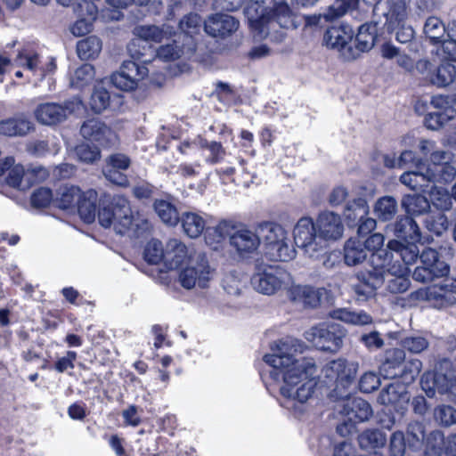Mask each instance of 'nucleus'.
Instances as JSON below:
<instances>
[{
	"instance_id": "f257e3e1",
	"label": "nucleus",
	"mask_w": 456,
	"mask_h": 456,
	"mask_svg": "<svg viewBox=\"0 0 456 456\" xmlns=\"http://www.w3.org/2000/svg\"><path fill=\"white\" fill-rule=\"evenodd\" d=\"M302 347L296 339L281 340L272 348V354L264 356L265 362L273 369L271 375L283 381L280 391L286 399L285 406L299 414L305 411L314 394L316 386L314 376L317 370L312 358L297 355Z\"/></svg>"
},
{
	"instance_id": "f03ea898",
	"label": "nucleus",
	"mask_w": 456,
	"mask_h": 456,
	"mask_svg": "<svg viewBox=\"0 0 456 456\" xmlns=\"http://www.w3.org/2000/svg\"><path fill=\"white\" fill-rule=\"evenodd\" d=\"M245 12L250 26L257 31L260 38L266 37L278 28H294L291 12L286 3L276 4L274 0H253Z\"/></svg>"
},
{
	"instance_id": "7ed1b4c3",
	"label": "nucleus",
	"mask_w": 456,
	"mask_h": 456,
	"mask_svg": "<svg viewBox=\"0 0 456 456\" xmlns=\"http://www.w3.org/2000/svg\"><path fill=\"white\" fill-rule=\"evenodd\" d=\"M450 266L447 264H438V269L421 265L414 269L412 277L420 282L430 281L435 278H444L433 285L420 289L418 295L420 298L427 300L435 308H444L456 303V279L448 276Z\"/></svg>"
},
{
	"instance_id": "20e7f679",
	"label": "nucleus",
	"mask_w": 456,
	"mask_h": 456,
	"mask_svg": "<svg viewBox=\"0 0 456 456\" xmlns=\"http://www.w3.org/2000/svg\"><path fill=\"white\" fill-rule=\"evenodd\" d=\"M98 221L105 228L113 226L119 234H125L130 230L137 232L140 228H148V222L134 211L128 200L121 195L114 196L110 206L100 208Z\"/></svg>"
},
{
	"instance_id": "39448f33",
	"label": "nucleus",
	"mask_w": 456,
	"mask_h": 456,
	"mask_svg": "<svg viewBox=\"0 0 456 456\" xmlns=\"http://www.w3.org/2000/svg\"><path fill=\"white\" fill-rule=\"evenodd\" d=\"M420 386L428 397H433L437 392L456 402V374L448 360L440 362L435 372H426L421 377Z\"/></svg>"
},
{
	"instance_id": "423d86ee",
	"label": "nucleus",
	"mask_w": 456,
	"mask_h": 456,
	"mask_svg": "<svg viewBox=\"0 0 456 456\" xmlns=\"http://www.w3.org/2000/svg\"><path fill=\"white\" fill-rule=\"evenodd\" d=\"M213 276L214 269L205 255L199 254L190 259L186 266L180 268L177 281L185 289H206Z\"/></svg>"
},
{
	"instance_id": "0eeeda50",
	"label": "nucleus",
	"mask_w": 456,
	"mask_h": 456,
	"mask_svg": "<svg viewBox=\"0 0 456 456\" xmlns=\"http://www.w3.org/2000/svg\"><path fill=\"white\" fill-rule=\"evenodd\" d=\"M295 244L309 257H318L325 249L326 243L321 240L315 223L310 217H302L293 229Z\"/></svg>"
},
{
	"instance_id": "6e6552de",
	"label": "nucleus",
	"mask_w": 456,
	"mask_h": 456,
	"mask_svg": "<svg viewBox=\"0 0 456 456\" xmlns=\"http://www.w3.org/2000/svg\"><path fill=\"white\" fill-rule=\"evenodd\" d=\"M83 110V102L75 97L66 101L63 104L54 102L40 104L35 110V117L39 123L52 126L64 121L69 116L79 113Z\"/></svg>"
},
{
	"instance_id": "1a4fd4ad",
	"label": "nucleus",
	"mask_w": 456,
	"mask_h": 456,
	"mask_svg": "<svg viewBox=\"0 0 456 456\" xmlns=\"http://www.w3.org/2000/svg\"><path fill=\"white\" fill-rule=\"evenodd\" d=\"M345 330L338 324L318 325L305 332V338L317 348L337 352L343 345Z\"/></svg>"
},
{
	"instance_id": "9d476101",
	"label": "nucleus",
	"mask_w": 456,
	"mask_h": 456,
	"mask_svg": "<svg viewBox=\"0 0 456 456\" xmlns=\"http://www.w3.org/2000/svg\"><path fill=\"white\" fill-rule=\"evenodd\" d=\"M292 283L291 274L280 265L268 266L253 277L256 290L265 295H273L281 289L289 290Z\"/></svg>"
},
{
	"instance_id": "9b49d317",
	"label": "nucleus",
	"mask_w": 456,
	"mask_h": 456,
	"mask_svg": "<svg viewBox=\"0 0 456 456\" xmlns=\"http://www.w3.org/2000/svg\"><path fill=\"white\" fill-rule=\"evenodd\" d=\"M354 30L348 25L334 26L327 29L323 41L325 45L339 53L346 61L357 58V51L352 46Z\"/></svg>"
},
{
	"instance_id": "f8f14e48",
	"label": "nucleus",
	"mask_w": 456,
	"mask_h": 456,
	"mask_svg": "<svg viewBox=\"0 0 456 456\" xmlns=\"http://www.w3.org/2000/svg\"><path fill=\"white\" fill-rule=\"evenodd\" d=\"M148 69L135 61H124L119 71L111 75L110 81L117 88L124 91L134 89L140 81L148 76Z\"/></svg>"
},
{
	"instance_id": "ddd939ff",
	"label": "nucleus",
	"mask_w": 456,
	"mask_h": 456,
	"mask_svg": "<svg viewBox=\"0 0 456 456\" xmlns=\"http://www.w3.org/2000/svg\"><path fill=\"white\" fill-rule=\"evenodd\" d=\"M336 409L338 412L351 423L369 421L373 416L371 405L360 397H347L340 400Z\"/></svg>"
},
{
	"instance_id": "4468645a",
	"label": "nucleus",
	"mask_w": 456,
	"mask_h": 456,
	"mask_svg": "<svg viewBox=\"0 0 456 456\" xmlns=\"http://www.w3.org/2000/svg\"><path fill=\"white\" fill-rule=\"evenodd\" d=\"M81 135L104 147L114 146L118 138L116 133L98 118L86 120L80 127Z\"/></svg>"
},
{
	"instance_id": "2eb2a0df",
	"label": "nucleus",
	"mask_w": 456,
	"mask_h": 456,
	"mask_svg": "<svg viewBox=\"0 0 456 456\" xmlns=\"http://www.w3.org/2000/svg\"><path fill=\"white\" fill-rule=\"evenodd\" d=\"M328 296L324 288H316L309 285H290L288 290L289 298L305 308H317Z\"/></svg>"
},
{
	"instance_id": "dca6fc26",
	"label": "nucleus",
	"mask_w": 456,
	"mask_h": 456,
	"mask_svg": "<svg viewBox=\"0 0 456 456\" xmlns=\"http://www.w3.org/2000/svg\"><path fill=\"white\" fill-rule=\"evenodd\" d=\"M357 370V362L339 358L329 362L324 366L322 372L330 381H334L342 387H347L355 379Z\"/></svg>"
},
{
	"instance_id": "f3484780",
	"label": "nucleus",
	"mask_w": 456,
	"mask_h": 456,
	"mask_svg": "<svg viewBox=\"0 0 456 456\" xmlns=\"http://www.w3.org/2000/svg\"><path fill=\"white\" fill-rule=\"evenodd\" d=\"M401 233L409 238V241L405 239L407 245H403L401 241V258L406 265L415 262L419 256V250L415 244L421 239L420 231L417 223L411 217L401 219Z\"/></svg>"
},
{
	"instance_id": "a211bd4d",
	"label": "nucleus",
	"mask_w": 456,
	"mask_h": 456,
	"mask_svg": "<svg viewBox=\"0 0 456 456\" xmlns=\"http://www.w3.org/2000/svg\"><path fill=\"white\" fill-rule=\"evenodd\" d=\"M317 232L321 240H336L343 236L344 225L339 215L324 211L321 213L315 222Z\"/></svg>"
},
{
	"instance_id": "6ab92c4d",
	"label": "nucleus",
	"mask_w": 456,
	"mask_h": 456,
	"mask_svg": "<svg viewBox=\"0 0 456 456\" xmlns=\"http://www.w3.org/2000/svg\"><path fill=\"white\" fill-rule=\"evenodd\" d=\"M367 253L371 252L370 263L374 270L383 269L390 265L393 253L387 249H381L384 244V236L381 233H373L362 240Z\"/></svg>"
},
{
	"instance_id": "aec40b11",
	"label": "nucleus",
	"mask_w": 456,
	"mask_h": 456,
	"mask_svg": "<svg viewBox=\"0 0 456 456\" xmlns=\"http://www.w3.org/2000/svg\"><path fill=\"white\" fill-rule=\"evenodd\" d=\"M239 28V21L226 13L210 15L204 22L206 33L214 37H225L234 33Z\"/></svg>"
},
{
	"instance_id": "412c9836",
	"label": "nucleus",
	"mask_w": 456,
	"mask_h": 456,
	"mask_svg": "<svg viewBox=\"0 0 456 456\" xmlns=\"http://www.w3.org/2000/svg\"><path fill=\"white\" fill-rule=\"evenodd\" d=\"M442 445H444L445 456H456V434L444 439L440 431L431 432L427 438L425 456H440Z\"/></svg>"
},
{
	"instance_id": "4be33fe9",
	"label": "nucleus",
	"mask_w": 456,
	"mask_h": 456,
	"mask_svg": "<svg viewBox=\"0 0 456 456\" xmlns=\"http://www.w3.org/2000/svg\"><path fill=\"white\" fill-rule=\"evenodd\" d=\"M357 281L352 285V290L354 293L357 301H367L376 295V290L381 282L378 274L369 273L368 277L364 273H359L356 276Z\"/></svg>"
},
{
	"instance_id": "5701e85b",
	"label": "nucleus",
	"mask_w": 456,
	"mask_h": 456,
	"mask_svg": "<svg viewBox=\"0 0 456 456\" xmlns=\"http://www.w3.org/2000/svg\"><path fill=\"white\" fill-rule=\"evenodd\" d=\"M387 444V435L379 429H366L358 436V444L362 451L373 456H382L379 450Z\"/></svg>"
},
{
	"instance_id": "b1692460",
	"label": "nucleus",
	"mask_w": 456,
	"mask_h": 456,
	"mask_svg": "<svg viewBox=\"0 0 456 456\" xmlns=\"http://www.w3.org/2000/svg\"><path fill=\"white\" fill-rule=\"evenodd\" d=\"M343 256L345 264L348 266L362 265L368 257L362 240L358 237L346 240L344 244Z\"/></svg>"
},
{
	"instance_id": "393cba45",
	"label": "nucleus",
	"mask_w": 456,
	"mask_h": 456,
	"mask_svg": "<svg viewBox=\"0 0 456 456\" xmlns=\"http://www.w3.org/2000/svg\"><path fill=\"white\" fill-rule=\"evenodd\" d=\"M33 129V123L24 115L0 121V134L5 136H24Z\"/></svg>"
},
{
	"instance_id": "a878e982",
	"label": "nucleus",
	"mask_w": 456,
	"mask_h": 456,
	"mask_svg": "<svg viewBox=\"0 0 456 456\" xmlns=\"http://www.w3.org/2000/svg\"><path fill=\"white\" fill-rule=\"evenodd\" d=\"M189 258L186 246L176 239L169 240L165 248V263L169 268H182Z\"/></svg>"
},
{
	"instance_id": "bb28decb",
	"label": "nucleus",
	"mask_w": 456,
	"mask_h": 456,
	"mask_svg": "<svg viewBox=\"0 0 456 456\" xmlns=\"http://www.w3.org/2000/svg\"><path fill=\"white\" fill-rule=\"evenodd\" d=\"M231 245L240 253H250L259 246L257 232H254L246 228H240L231 235Z\"/></svg>"
},
{
	"instance_id": "cd10ccee",
	"label": "nucleus",
	"mask_w": 456,
	"mask_h": 456,
	"mask_svg": "<svg viewBox=\"0 0 456 456\" xmlns=\"http://www.w3.org/2000/svg\"><path fill=\"white\" fill-rule=\"evenodd\" d=\"M256 232L259 237V242L263 240L268 247V251L277 243L281 242V240H285L288 235L287 232L281 224L272 222L259 224Z\"/></svg>"
},
{
	"instance_id": "c85d7f7f",
	"label": "nucleus",
	"mask_w": 456,
	"mask_h": 456,
	"mask_svg": "<svg viewBox=\"0 0 456 456\" xmlns=\"http://www.w3.org/2000/svg\"><path fill=\"white\" fill-rule=\"evenodd\" d=\"M419 150L424 155L429 156L428 166L452 164L453 154L449 151L439 149L434 141L421 140Z\"/></svg>"
},
{
	"instance_id": "c756f323",
	"label": "nucleus",
	"mask_w": 456,
	"mask_h": 456,
	"mask_svg": "<svg viewBox=\"0 0 456 456\" xmlns=\"http://www.w3.org/2000/svg\"><path fill=\"white\" fill-rule=\"evenodd\" d=\"M377 35L378 28L376 24L365 23L359 28L354 47L357 51V58L361 53L368 52L373 48Z\"/></svg>"
},
{
	"instance_id": "7c9ffc66",
	"label": "nucleus",
	"mask_w": 456,
	"mask_h": 456,
	"mask_svg": "<svg viewBox=\"0 0 456 456\" xmlns=\"http://www.w3.org/2000/svg\"><path fill=\"white\" fill-rule=\"evenodd\" d=\"M173 33L174 31L172 27L168 25H163L162 27L143 25L134 28V34L139 38L155 43H161L164 40H168Z\"/></svg>"
},
{
	"instance_id": "2f4dec72",
	"label": "nucleus",
	"mask_w": 456,
	"mask_h": 456,
	"mask_svg": "<svg viewBox=\"0 0 456 456\" xmlns=\"http://www.w3.org/2000/svg\"><path fill=\"white\" fill-rule=\"evenodd\" d=\"M428 183L445 184L452 182L456 176V168L452 164L426 166L422 165Z\"/></svg>"
},
{
	"instance_id": "473e14b6",
	"label": "nucleus",
	"mask_w": 456,
	"mask_h": 456,
	"mask_svg": "<svg viewBox=\"0 0 456 456\" xmlns=\"http://www.w3.org/2000/svg\"><path fill=\"white\" fill-rule=\"evenodd\" d=\"M97 192L94 190H88L82 192L81 198L77 203V211L85 223L91 224L95 219Z\"/></svg>"
},
{
	"instance_id": "72a5a7b5",
	"label": "nucleus",
	"mask_w": 456,
	"mask_h": 456,
	"mask_svg": "<svg viewBox=\"0 0 456 456\" xmlns=\"http://www.w3.org/2000/svg\"><path fill=\"white\" fill-rule=\"evenodd\" d=\"M81 196L82 192L78 187L63 185L59 188L54 203L60 208L69 209L77 205Z\"/></svg>"
},
{
	"instance_id": "f704fd0d",
	"label": "nucleus",
	"mask_w": 456,
	"mask_h": 456,
	"mask_svg": "<svg viewBox=\"0 0 456 456\" xmlns=\"http://www.w3.org/2000/svg\"><path fill=\"white\" fill-rule=\"evenodd\" d=\"M5 171H7L5 182L9 186L20 191L28 189V175L22 165L13 163L12 166L6 167Z\"/></svg>"
},
{
	"instance_id": "c9c22d12",
	"label": "nucleus",
	"mask_w": 456,
	"mask_h": 456,
	"mask_svg": "<svg viewBox=\"0 0 456 456\" xmlns=\"http://www.w3.org/2000/svg\"><path fill=\"white\" fill-rule=\"evenodd\" d=\"M180 220L184 233L191 238H198L202 233L206 226L204 218L199 214L193 212L183 213Z\"/></svg>"
},
{
	"instance_id": "e433bc0d",
	"label": "nucleus",
	"mask_w": 456,
	"mask_h": 456,
	"mask_svg": "<svg viewBox=\"0 0 456 456\" xmlns=\"http://www.w3.org/2000/svg\"><path fill=\"white\" fill-rule=\"evenodd\" d=\"M423 32L433 44L441 43L444 41L446 27L438 17L430 16L425 21Z\"/></svg>"
},
{
	"instance_id": "4c0bfd02",
	"label": "nucleus",
	"mask_w": 456,
	"mask_h": 456,
	"mask_svg": "<svg viewBox=\"0 0 456 456\" xmlns=\"http://www.w3.org/2000/svg\"><path fill=\"white\" fill-rule=\"evenodd\" d=\"M331 317L354 325H367L372 322L371 316L367 313L363 311H350L346 308L334 310Z\"/></svg>"
},
{
	"instance_id": "58836bf2",
	"label": "nucleus",
	"mask_w": 456,
	"mask_h": 456,
	"mask_svg": "<svg viewBox=\"0 0 456 456\" xmlns=\"http://www.w3.org/2000/svg\"><path fill=\"white\" fill-rule=\"evenodd\" d=\"M456 79V67L452 63L444 62L441 64L430 76V82L438 86L445 87Z\"/></svg>"
},
{
	"instance_id": "ea45409f",
	"label": "nucleus",
	"mask_w": 456,
	"mask_h": 456,
	"mask_svg": "<svg viewBox=\"0 0 456 456\" xmlns=\"http://www.w3.org/2000/svg\"><path fill=\"white\" fill-rule=\"evenodd\" d=\"M154 209L161 221L167 225H176L180 220L176 208L167 200H157Z\"/></svg>"
},
{
	"instance_id": "a19ab883",
	"label": "nucleus",
	"mask_w": 456,
	"mask_h": 456,
	"mask_svg": "<svg viewBox=\"0 0 456 456\" xmlns=\"http://www.w3.org/2000/svg\"><path fill=\"white\" fill-rule=\"evenodd\" d=\"M101 50L102 42L94 36L80 40L77 45V54L82 60H88L98 56Z\"/></svg>"
},
{
	"instance_id": "79ce46f5",
	"label": "nucleus",
	"mask_w": 456,
	"mask_h": 456,
	"mask_svg": "<svg viewBox=\"0 0 456 456\" xmlns=\"http://www.w3.org/2000/svg\"><path fill=\"white\" fill-rule=\"evenodd\" d=\"M422 165L423 164L417 165L416 170L414 171L403 172L401 175V183L415 191L422 190L426 187L428 185V180L425 170L421 168Z\"/></svg>"
},
{
	"instance_id": "37998d69",
	"label": "nucleus",
	"mask_w": 456,
	"mask_h": 456,
	"mask_svg": "<svg viewBox=\"0 0 456 456\" xmlns=\"http://www.w3.org/2000/svg\"><path fill=\"white\" fill-rule=\"evenodd\" d=\"M110 95L102 85L94 86L90 98V108L94 113H102L110 106Z\"/></svg>"
},
{
	"instance_id": "c03bdc74",
	"label": "nucleus",
	"mask_w": 456,
	"mask_h": 456,
	"mask_svg": "<svg viewBox=\"0 0 456 456\" xmlns=\"http://www.w3.org/2000/svg\"><path fill=\"white\" fill-rule=\"evenodd\" d=\"M94 77V69L91 64H83L75 69L70 77L71 87L81 89L88 86Z\"/></svg>"
},
{
	"instance_id": "a18cd8bd",
	"label": "nucleus",
	"mask_w": 456,
	"mask_h": 456,
	"mask_svg": "<svg viewBox=\"0 0 456 456\" xmlns=\"http://www.w3.org/2000/svg\"><path fill=\"white\" fill-rule=\"evenodd\" d=\"M369 214V207L363 199H356L348 202L344 210V216L349 222L362 220Z\"/></svg>"
},
{
	"instance_id": "49530a36",
	"label": "nucleus",
	"mask_w": 456,
	"mask_h": 456,
	"mask_svg": "<svg viewBox=\"0 0 456 456\" xmlns=\"http://www.w3.org/2000/svg\"><path fill=\"white\" fill-rule=\"evenodd\" d=\"M403 207L410 215H419L429 208V201L424 196L414 193L403 198Z\"/></svg>"
},
{
	"instance_id": "de8ad7c7",
	"label": "nucleus",
	"mask_w": 456,
	"mask_h": 456,
	"mask_svg": "<svg viewBox=\"0 0 456 456\" xmlns=\"http://www.w3.org/2000/svg\"><path fill=\"white\" fill-rule=\"evenodd\" d=\"M235 225L232 221H227L223 220L218 223V224L213 228V233L215 238L211 240V231L209 230L208 232V234L206 235V241L209 245H214V243H218L222 240L225 239L226 237H230L234 233Z\"/></svg>"
},
{
	"instance_id": "09e8293b",
	"label": "nucleus",
	"mask_w": 456,
	"mask_h": 456,
	"mask_svg": "<svg viewBox=\"0 0 456 456\" xmlns=\"http://www.w3.org/2000/svg\"><path fill=\"white\" fill-rule=\"evenodd\" d=\"M424 224L426 228L436 235H441L449 227L446 216L440 212L427 215L424 218Z\"/></svg>"
},
{
	"instance_id": "8fccbe9b",
	"label": "nucleus",
	"mask_w": 456,
	"mask_h": 456,
	"mask_svg": "<svg viewBox=\"0 0 456 456\" xmlns=\"http://www.w3.org/2000/svg\"><path fill=\"white\" fill-rule=\"evenodd\" d=\"M396 207V200L395 198L385 196L376 202L374 212L379 218L389 220L395 214Z\"/></svg>"
},
{
	"instance_id": "3c124183",
	"label": "nucleus",
	"mask_w": 456,
	"mask_h": 456,
	"mask_svg": "<svg viewBox=\"0 0 456 456\" xmlns=\"http://www.w3.org/2000/svg\"><path fill=\"white\" fill-rule=\"evenodd\" d=\"M398 362V350L391 348L386 350L385 361L382 362L380 371L387 379L395 378L397 375Z\"/></svg>"
},
{
	"instance_id": "603ef678",
	"label": "nucleus",
	"mask_w": 456,
	"mask_h": 456,
	"mask_svg": "<svg viewBox=\"0 0 456 456\" xmlns=\"http://www.w3.org/2000/svg\"><path fill=\"white\" fill-rule=\"evenodd\" d=\"M455 114L454 109H448L445 112L435 111L428 113L425 118V125L430 130H438L447 121L452 119Z\"/></svg>"
},
{
	"instance_id": "864d4df0",
	"label": "nucleus",
	"mask_w": 456,
	"mask_h": 456,
	"mask_svg": "<svg viewBox=\"0 0 456 456\" xmlns=\"http://www.w3.org/2000/svg\"><path fill=\"white\" fill-rule=\"evenodd\" d=\"M425 437L424 428L420 423H411L409 425L405 436L404 444L410 448L418 449L421 446Z\"/></svg>"
},
{
	"instance_id": "5fc2aeb1",
	"label": "nucleus",
	"mask_w": 456,
	"mask_h": 456,
	"mask_svg": "<svg viewBox=\"0 0 456 456\" xmlns=\"http://www.w3.org/2000/svg\"><path fill=\"white\" fill-rule=\"evenodd\" d=\"M268 252L273 259L283 262L292 260L296 256V250L289 245L288 235Z\"/></svg>"
},
{
	"instance_id": "6e6d98bb",
	"label": "nucleus",
	"mask_w": 456,
	"mask_h": 456,
	"mask_svg": "<svg viewBox=\"0 0 456 456\" xmlns=\"http://www.w3.org/2000/svg\"><path fill=\"white\" fill-rule=\"evenodd\" d=\"M430 202L440 210H449L452 206V197L446 189L443 187H434L430 191Z\"/></svg>"
},
{
	"instance_id": "4d7b16f0",
	"label": "nucleus",
	"mask_w": 456,
	"mask_h": 456,
	"mask_svg": "<svg viewBox=\"0 0 456 456\" xmlns=\"http://www.w3.org/2000/svg\"><path fill=\"white\" fill-rule=\"evenodd\" d=\"M401 369V383L409 385L418 377L421 369V362L419 360L403 361Z\"/></svg>"
},
{
	"instance_id": "13d9d810",
	"label": "nucleus",
	"mask_w": 456,
	"mask_h": 456,
	"mask_svg": "<svg viewBox=\"0 0 456 456\" xmlns=\"http://www.w3.org/2000/svg\"><path fill=\"white\" fill-rule=\"evenodd\" d=\"M379 401L396 410L399 403V382L395 381L387 385L379 394Z\"/></svg>"
},
{
	"instance_id": "bf43d9fd",
	"label": "nucleus",
	"mask_w": 456,
	"mask_h": 456,
	"mask_svg": "<svg viewBox=\"0 0 456 456\" xmlns=\"http://www.w3.org/2000/svg\"><path fill=\"white\" fill-rule=\"evenodd\" d=\"M144 258L150 264H159L165 259V249L158 240H150L144 250Z\"/></svg>"
},
{
	"instance_id": "052dcab7",
	"label": "nucleus",
	"mask_w": 456,
	"mask_h": 456,
	"mask_svg": "<svg viewBox=\"0 0 456 456\" xmlns=\"http://www.w3.org/2000/svg\"><path fill=\"white\" fill-rule=\"evenodd\" d=\"M16 61L19 66L25 67L34 73L39 69L41 64L39 55L27 50H23L18 53Z\"/></svg>"
},
{
	"instance_id": "680f3d73",
	"label": "nucleus",
	"mask_w": 456,
	"mask_h": 456,
	"mask_svg": "<svg viewBox=\"0 0 456 456\" xmlns=\"http://www.w3.org/2000/svg\"><path fill=\"white\" fill-rule=\"evenodd\" d=\"M435 419L443 426H452L456 423V410L449 405H439L435 409Z\"/></svg>"
},
{
	"instance_id": "e2e57ef3",
	"label": "nucleus",
	"mask_w": 456,
	"mask_h": 456,
	"mask_svg": "<svg viewBox=\"0 0 456 456\" xmlns=\"http://www.w3.org/2000/svg\"><path fill=\"white\" fill-rule=\"evenodd\" d=\"M76 154L80 161L86 164H92L101 158L100 150L96 146L86 143L78 145L76 148Z\"/></svg>"
},
{
	"instance_id": "0e129e2a",
	"label": "nucleus",
	"mask_w": 456,
	"mask_h": 456,
	"mask_svg": "<svg viewBox=\"0 0 456 456\" xmlns=\"http://www.w3.org/2000/svg\"><path fill=\"white\" fill-rule=\"evenodd\" d=\"M99 6L94 0H81L74 7L77 17L89 18L95 20L97 17Z\"/></svg>"
},
{
	"instance_id": "69168bd1",
	"label": "nucleus",
	"mask_w": 456,
	"mask_h": 456,
	"mask_svg": "<svg viewBox=\"0 0 456 456\" xmlns=\"http://www.w3.org/2000/svg\"><path fill=\"white\" fill-rule=\"evenodd\" d=\"M53 201L54 202L53 192L45 187L36 190L31 195V204L34 208H46Z\"/></svg>"
},
{
	"instance_id": "338daca9",
	"label": "nucleus",
	"mask_w": 456,
	"mask_h": 456,
	"mask_svg": "<svg viewBox=\"0 0 456 456\" xmlns=\"http://www.w3.org/2000/svg\"><path fill=\"white\" fill-rule=\"evenodd\" d=\"M222 286L228 294L238 296L241 291L243 282L235 273H230L223 278Z\"/></svg>"
},
{
	"instance_id": "774afa93",
	"label": "nucleus",
	"mask_w": 456,
	"mask_h": 456,
	"mask_svg": "<svg viewBox=\"0 0 456 456\" xmlns=\"http://www.w3.org/2000/svg\"><path fill=\"white\" fill-rule=\"evenodd\" d=\"M200 17L196 13H189L179 22L180 29L186 35L191 36L198 32L200 26Z\"/></svg>"
}]
</instances>
